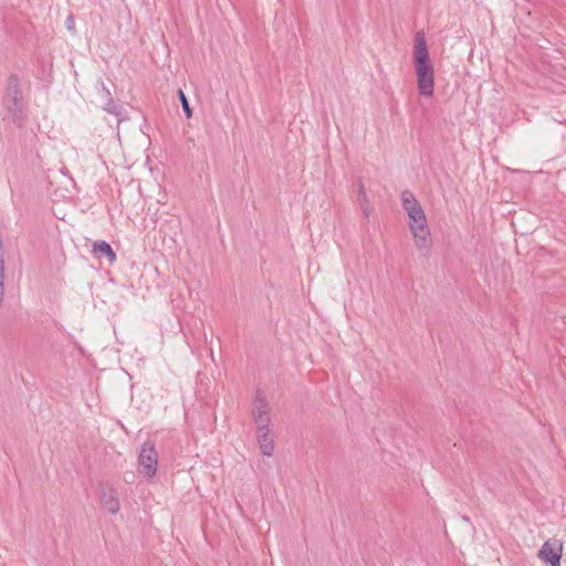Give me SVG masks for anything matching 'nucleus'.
<instances>
[{"label": "nucleus", "instance_id": "obj_11", "mask_svg": "<svg viewBox=\"0 0 566 566\" xmlns=\"http://www.w3.org/2000/svg\"><path fill=\"white\" fill-rule=\"evenodd\" d=\"M94 252L107 256L111 262L116 260V254L106 241H96L93 245Z\"/></svg>", "mask_w": 566, "mask_h": 566}, {"label": "nucleus", "instance_id": "obj_9", "mask_svg": "<svg viewBox=\"0 0 566 566\" xmlns=\"http://www.w3.org/2000/svg\"><path fill=\"white\" fill-rule=\"evenodd\" d=\"M417 83L420 95L430 97L434 88V75L417 76Z\"/></svg>", "mask_w": 566, "mask_h": 566}, {"label": "nucleus", "instance_id": "obj_2", "mask_svg": "<svg viewBox=\"0 0 566 566\" xmlns=\"http://www.w3.org/2000/svg\"><path fill=\"white\" fill-rule=\"evenodd\" d=\"M3 105L10 114L12 122L17 126L22 127L27 120L28 113L20 87V80L17 75H11L8 78Z\"/></svg>", "mask_w": 566, "mask_h": 566}, {"label": "nucleus", "instance_id": "obj_7", "mask_svg": "<svg viewBox=\"0 0 566 566\" xmlns=\"http://www.w3.org/2000/svg\"><path fill=\"white\" fill-rule=\"evenodd\" d=\"M563 547L558 543L545 542L538 552V557L551 566H559Z\"/></svg>", "mask_w": 566, "mask_h": 566}, {"label": "nucleus", "instance_id": "obj_4", "mask_svg": "<svg viewBox=\"0 0 566 566\" xmlns=\"http://www.w3.org/2000/svg\"><path fill=\"white\" fill-rule=\"evenodd\" d=\"M139 472L146 478H154L158 469V453L154 443L146 441L142 446L138 457Z\"/></svg>", "mask_w": 566, "mask_h": 566}, {"label": "nucleus", "instance_id": "obj_8", "mask_svg": "<svg viewBox=\"0 0 566 566\" xmlns=\"http://www.w3.org/2000/svg\"><path fill=\"white\" fill-rule=\"evenodd\" d=\"M256 440L261 453L265 457H272L275 450V443L270 428H258Z\"/></svg>", "mask_w": 566, "mask_h": 566}, {"label": "nucleus", "instance_id": "obj_14", "mask_svg": "<svg viewBox=\"0 0 566 566\" xmlns=\"http://www.w3.org/2000/svg\"><path fill=\"white\" fill-rule=\"evenodd\" d=\"M360 205V208L363 210V213L365 217H369L370 214V208L368 207V201L367 202H361L359 203Z\"/></svg>", "mask_w": 566, "mask_h": 566}, {"label": "nucleus", "instance_id": "obj_10", "mask_svg": "<svg viewBox=\"0 0 566 566\" xmlns=\"http://www.w3.org/2000/svg\"><path fill=\"white\" fill-rule=\"evenodd\" d=\"M103 95L106 99L104 109L109 114H114L116 116L122 115V106L117 105L111 96V92L106 88V86L102 83Z\"/></svg>", "mask_w": 566, "mask_h": 566}, {"label": "nucleus", "instance_id": "obj_12", "mask_svg": "<svg viewBox=\"0 0 566 566\" xmlns=\"http://www.w3.org/2000/svg\"><path fill=\"white\" fill-rule=\"evenodd\" d=\"M178 96H179V101L182 105V109L186 114V117L190 118L192 116V111L189 106V103H188V99H187L185 93L181 90L178 91Z\"/></svg>", "mask_w": 566, "mask_h": 566}, {"label": "nucleus", "instance_id": "obj_3", "mask_svg": "<svg viewBox=\"0 0 566 566\" xmlns=\"http://www.w3.org/2000/svg\"><path fill=\"white\" fill-rule=\"evenodd\" d=\"M413 60L416 76L434 75L423 31H418L415 35Z\"/></svg>", "mask_w": 566, "mask_h": 566}, {"label": "nucleus", "instance_id": "obj_5", "mask_svg": "<svg viewBox=\"0 0 566 566\" xmlns=\"http://www.w3.org/2000/svg\"><path fill=\"white\" fill-rule=\"evenodd\" d=\"M253 419L258 428H270V406L262 394L258 392L253 402Z\"/></svg>", "mask_w": 566, "mask_h": 566}, {"label": "nucleus", "instance_id": "obj_6", "mask_svg": "<svg viewBox=\"0 0 566 566\" xmlns=\"http://www.w3.org/2000/svg\"><path fill=\"white\" fill-rule=\"evenodd\" d=\"M99 501L103 507L111 514H117L120 510V502L117 491L112 485H103L101 488Z\"/></svg>", "mask_w": 566, "mask_h": 566}, {"label": "nucleus", "instance_id": "obj_13", "mask_svg": "<svg viewBox=\"0 0 566 566\" xmlns=\"http://www.w3.org/2000/svg\"><path fill=\"white\" fill-rule=\"evenodd\" d=\"M358 201L359 203L368 201L365 187L361 182L358 184Z\"/></svg>", "mask_w": 566, "mask_h": 566}, {"label": "nucleus", "instance_id": "obj_15", "mask_svg": "<svg viewBox=\"0 0 566 566\" xmlns=\"http://www.w3.org/2000/svg\"><path fill=\"white\" fill-rule=\"evenodd\" d=\"M65 23H66V28H67L69 30H74V24H75V22H74V19H73V17H72V15H69V17H67V19H66V22H65Z\"/></svg>", "mask_w": 566, "mask_h": 566}, {"label": "nucleus", "instance_id": "obj_1", "mask_svg": "<svg viewBox=\"0 0 566 566\" xmlns=\"http://www.w3.org/2000/svg\"><path fill=\"white\" fill-rule=\"evenodd\" d=\"M402 208L408 216V226L412 233L415 244L419 251L427 254L430 249V231L424 211L410 190L401 192Z\"/></svg>", "mask_w": 566, "mask_h": 566}]
</instances>
